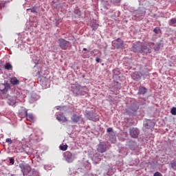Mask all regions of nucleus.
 Here are the masks:
<instances>
[{
    "mask_svg": "<svg viewBox=\"0 0 176 176\" xmlns=\"http://www.w3.org/2000/svg\"><path fill=\"white\" fill-rule=\"evenodd\" d=\"M23 112V114H20L21 118H27V120L29 122H32V123H34L35 122V118H34V115L32 113L28 114V110L26 109H24L22 110Z\"/></svg>",
    "mask_w": 176,
    "mask_h": 176,
    "instance_id": "f257e3e1",
    "label": "nucleus"
},
{
    "mask_svg": "<svg viewBox=\"0 0 176 176\" xmlns=\"http://www.w3.org/2000/svg\"><path fill=\"white\" fill-rule=\"evenodd\" d=\"M58 44H59V47H60L62 50H67V49L69 47V45H71V43L64 38H59Z\"/></svg>",
    "mask_w": 176,
    "mask_h": 176,
    "instance_id": "f03ea898",
    "label": "nucleus"
},
{
    "mask_svg": "<svg viewBox=\"0 0 176 176\" xmlns=\"http://www.w3.org/2000/svg\"><path fill=\"white\" fill-rule=\"evenodd\" d=\"M112 45L113 47H116V49H123V47H124V42H123L120 38L114 40L112 42Z\"/></svg>",
    "mask_w": 176,
    "mask_h": 176,
    "instance_id": "7ed1b4c3",
    "label": "nucleus"
},
{
    "mask_svg": "<svg viewBox=\"0 0 176 176\" xmlns=\"http://www.w3.org/2000/svg\"><path fill=\"white\" fill-rule=\"evenodd\" d=\"M19 167L23 174V175H27L31 171V166L28 164L21 163L19 164Z\"/></svg>",
    "mask_w": 176,
    "mask_h": 176,
    "instance_id": "20e7f679",
    "label": "nucleus"
},
{
    "mask_svg": "<svg viewBox=\"0 0 176 176\" xmlns=\"http://www.w3.org/2000/svg\"><path fill=\"white\" fill-rule=\"evenodd\" d=\"M129 133L132 138H138V134H140V131L137 128H132L129 129Z\"/></svg>",
    "mask_w": 176,
    "mask_h": 176,
    "instance_id": "39448f33",
    "label": "nucleus"
},
{
    "mask_svg": "<svg viewBox=\"0 0 176 176\" xmlns=\"http://www.w3.org/2000/svg\"><path fill=\"white\" fill-rule=\"evenodd\" d=\"M64 157L67 163H72V162H74V159H72V153L69 151L65 152Z\"/></svg>",
    "mask_w": 176,
    "mask_h": 176,
    "instance_id": "423d86ee",
    "label": "nucleus"
},
{
    "mask_svg": "<svg viewBox=\"0 0 176 176\" xmlns=\"http://www.w3.org/2000/svg\"><path fill=\"white\" fill-rule=\"evenodd\" d=\"M10 90V85L8 84H2L0 86V91L3 93V94H6L7 91Z\"/></svg>",
    "mask_w": 176,
    "mask_h": 176,
    "instance_id": "0eeeda50",
    "label": "nucleus"
},
{
    "mask_svg": "<svg viewBox=\"0 0 176 176\" xmlns=\"http://www.w3.org/2000/svg\"><path fill=\"white\" fill-rule=\"evenodd\" d=\"M97 151L100 153H104V152H107V145L104 144V143H100L98 145Z\"/></svg>",
    "mask_w": 176,
    "mask_h": 176,
    "instance_id": "6e6552de",
    "label": "nucleus"
},
{
    "mask_svg": "<svg viewBox=\"0 0 176 176\" xmlns=\"http://www.w3.org/2000/svg\"><path fill=\"white\" fill-rule=\"evenodd\" d=\"M16 102H17V97L16 96L10 97L8 100V103L12 107H14L16 105Z\"/></svg>",
    "mask_w": 176,
    "mask_h": 176,
    "instance_id": "1a4fd4ad",
    "label": "nucleus"
},
{
    "mask_svg": "<svg viewBox=\"0 0 176 176\" xmlns=\"http://www.w3.org/2000/svg\"><path fill=\"white\" fill-rule=\"evenodd\" d=\"M131 50L135 53H141V52H142V50L141 49V45L138 44H133Z\"/></svg>",
    "mask_w": 176,
    "mask_h": 176,
    "instance_id": "9d476101",
    "label": "nucleus"
},
{
    "mask_svg": "<svg viewBox=\"0 0 176 176\" xmlns=\"http://www.w3.org/2000/svg\"><path fill=\"white\" fill-rule=\"evenodd\" d=\"M142 52L140 53H144V54H148V53H151L152 51L150 48H148L146 45H141Z\"/></svg>",
    "mask_w": 176,
    "mask_h": 176,
    "instance_id": "9b49d317",
    "label": "nucleus"
},
{
    "mask_svg": "<svg viewBox=\"0 0 176 176\" xmlns=\"http://www.w3.org/2000/svg\"><path fill=\"white\" fill-rule=\"evenodd\" d=\"M82 119V117L80 116H78L76 114H74L72 116V120L74 122V123H78Z\"/></svg>",
    "mask_w": 176,
    "mask_h": 176,
    "instance_id": "f8f14e48",
    "label": "nucleus"
},
{
    "mask_svg": "<svg viewBox=\"0 0 176 176\" xmlns=\"http://www.w3.org/2000/svg\"><path fill=\"white\" fill-rule=\"evenodd\" d=\"M24 146H25L23 144H21V143L19 142V146H17L16 148V152L21 153H23V152H25V149L24 148Z\"/></svg>",
    "mask_w": 176,
    "mask_h": 176,
    "instance_id": "ddd939ff",
    "label": "nucleus"
},
{
    "mask_svg": "<svg viewBox=\"0 0 176 176\" xmlns=\"http://www.w3.org/2000/svg\"><path fill=\"white\" fill-rule=\"evenodd\" d=\"M10 84L11 85H20V80H19V79H17V78L16 77H12L10 78Z\"/></svg>",
    "mask_w": 176,
    "mask_h": 176,
    "instance_id": "4468645a",
    "label": "nucleus"
},
{
    "mask_svg": "<svg viewBox=\"0 0 176 176\" xmlns=\"http://www.w3.org/2000/svg\"><path fill=\"white\" fill-rule=\"evenodd\" d=\"M147 89L144 87H140L139 91H138V94H142L144 95L146 93Z\"/></svg>",
    "mask_w": 176,
    "mask_h": 176,
    "instance_id": "2eb2a0df",
    "label": "nucleus"
},
{
    "mask_svg": "<svg viewBox=\"0 0 176 176\" xmlns=\"http://www.w3.org/2000/svg\"><path fill=\"white\" fill-rule=\"evenodd\" d=\"M148 46H150L151 48L153 47V49L155 50V52L159 51V49H160L159 45L155 46V43H149Z\"/></svg>",
    "mask_w": 176,
    "mask_h": 176,
    "instance_id": "dca6fc26",
    "label": "nucleus"
},
{
    "mask_svg": "<svg viewBox=\"0 0 176 176\" xmlns=\"http://www.w3.org/2000/svg\"><path fill=\"white\" fill-rule=\"evenodd\" d=\"M4 68H5V69H7L8 71H10V70L13 69V66L10 63H6Z\"/></svg>",
    "mask_w": 176,
    "mask_h": 176,
    "instance_id": "f3484780",
    "label": "nucleus"
},
{
    "mask_svg": "<svg viewBox=\"0 0 176 176\" xmlns=\"http://www.w3.org/2000/svg\"><path fill=\"white\" fill-rule=\"evenodd\" d=\"M86 115L89 120H94V117L93 116V113H91V112L88 111Z\"/></svg>",
    "mask_w": 176,
    "mask_h": 176,
    "instance_id": "a211bd4d",
    "label": "nucleus"
},
{
    "mask_svg": "<svg viewBox=\"0 0 176 176\" xmlns=\"http://www.w3.org/2000/svg\"><path fill=\"white\" fill-rule=\"evenodd\" d=\"M56 119L59 122H63V120H66L67 118H65V116H57Z\"/></svg>",
    "mask_w": 176,
    "mask_h": 176,
    "instance_id": "6ab92c4d",
    "label": "nucleus"
},
{
    "mask_svg": "<svg viewBox=\"0 0 176 176\" xmlns=\"http://www.w3.org/2000/svg\"><path fill=\"white\" fill-rule=\"evenodd\" d=\"M59 148L60 151H67V149H68V145L67 144L60 145Z\"/></svg>",
    "mask_w": 176,
    "mask_h": 176,
    "instance_id": "aec40b11",
    "label": "nucleus"
},
{
    "mask_svg": "<svg viewBox=\"0 0 176 176\" xmlns=\"http://www.w3.org/2000/svg\"><path fill=\"white\" fill-rule=\"evenodd\" d=\"M133 78L135 80H140V79H141V76L140 75H137V74H133Z\"/></svg>",
    "mask_w": 176,
    "mask_h": 176,
    "instance_id": "412c9836",
    "label": "nucleus"
},
{
    "mask_svg": "<svg viewBox=\"0 0 176 176\" xmlns=\"http://www.w3.org/2000/svg\"><path fill=\"white\" fill-rule=\"evenodd\" d=\"M91 27L92 30L96 31V30H97V28H98V24L93 23V24H91Z\"/></svg>",
    "mask_w": 176,
    "mask_h": 176,
    "instance_id": "4be33fe9",
    "label": "nucleus"
},
{
    "mask_svg": "<svg viewBox=\"0 0 176 176\" xmlns=\"http://www.w3.org/2000/svg\"><path fill=\"white\" fill-rule=\"evenodd\" d=\"M111 3L115 6H118V3H120V0H111Z\"/></svg>",
    "mask_w": 176,
    "mask_h": 176,
    "instance_id": "5701e85b",
    "label": "nucleus"
},
{
    "mask_svg": "<svg viewBox=\"0 0 176 176\" xmlns=\"http://www.w3.org/2000/svg\"><path fill=\"white\" fill-rule=\"evenodd\" d=\"M170 166L173 168V170H176V162H175V161H172L170 162Z\"/></svg>",
    "mask_w": 176,
    "mask_h": 176,
    "instance_id": "b1692460",
    "label": "nucleus"
},
{
    "mask_svg": "<svg viewBox=\"0 0 176 176\" xmlns=\"http://www.w3.org/2000/svg\"><path fill=\"white\" fill-rule=\"evenodd\" d=\"M27 10H30L32 13H36V7H33L32 9L28 8Z\"/></svg>",
    "mask_w": 176,
    "mask_h": 176,
    "instance_id": "393cba45",
    "label": "nucleus"
},
{
    "mask_svg": "<svg viewBox=\"0 0 176 176\" xmlns=\"http://www.w3.org/2000/svg\"><path fill=\"white\" fill-rule=\"evenodd\" d=\"M170 113L172 115H176V107H173L170 110Z\"/></svg>",
    "mask_w": 176,
    "mask_h": 176,
    "instance_id": "a878e982",
    "label": "nucleus"
},
{
    "mask_svg": "<svg viewBox=\"0 0 176 176\" xmlns=\"http://www.w3.org/2000/svg\"><path fill=\"white\" fill-rule=\"evenodd\" d=\"M174 24H176V19H172L170 21V25H173Z\"/></svg>",
    "mask_w": 176,
    "mask_h": 176,
    "instance_id": "bb28decb",
    "label": "nucleus"
},
{
    "mask_svg": "<svg viewBox=\"0 0 176 176\" xmlns=\"http://www.w3.org/2000/svg\"><path fill=\"white\" fill-rule=\"evenodd\" d=\"M159 31H160V28L157 27L153 30V32H155V34H159Z\"/></svg>",
    "mask_w": 176,
    "mask_h": 176,
    "instance_id": "cd10ccee",
    "label": "nucleus"
},
{
    "mask_svg": "<svg viewBox=\"0 0 176 176\" xmlns=\"http://www.w3.org/2000/svg\"><path fill=\"white\" fill-rule=\"evenodd\" d=\"M6 142L8 143L10 145H11V144H13V141L10 138H7L6 140Z\"/></svg>",
    "mask_w": 176,
    "mask_h": 176,
    "instance_id": "c85d7f7f",
    "label": "nucleus"
},
{
    "mask_svg": "<svg viewBox=\"0 0 176 176\" xmlns=\"http://www.w3.org/2000/svg\"><path fill=\"white\" fill-rule=\"evenodd\" d=\"M107 131V133H112L113 131V129L112 128H108Z\"/></svg>",
    "mask_w": 176,
    "mask_h": 176,
    "instance_id": "c756f323",
    "label": "nucleus"
},
{
    "mask_svg": "<svg viewBox=\"0 0 176 176\" xmlns=\"http://www.w3.org/2000/svg\"><path fill=\"white\" fill-rule=\"evenodd\" d=\"M10 163L11 164H14V160L13 158L10 159Z\"/></svg>",
    "mask_w": 176,
    "mask_h": 176,
    "instance_id": "7c9ffc66",
    "label": "nucleus"
},
{
    "mask_svg": "<svg viewBox=\"0 0 176 176\" xmlns=\"http://www.w3.org/2000/svg\"><path fill=\"white\" fill-rule=\"evenodd\" d=\"M153 176H162V173H159V172H156Z\"/></svg>",
    "mask_w": 176,
    "mask_h": 176,
    "instance_id": "2f4dec72",
    "label": "nucleus"
},
{
    "mask_svg": "<svg viewBox=\"0 0 176 176\" xmlns=\"http://www.w3.org/2000/svg\"><path fill=\"white\" fill-rule=\"evenodd\" d=\"M96 63H100V61H101V58L97 57V58H96Z\"/></svg>",
    "mask_w": 176,
    "mask_h": 176,
    "instance_id": "473e14b6",
    "label": "nucleus"
},
{
    "mask_svg": "<svg viewBox=\"0 0 176 176\" xmlns=\"http://www.w3.org/2000/svg\"><path fill=\"white\" fill-rule=\"evenodd\" d=\"M41 86H42L43 87H46V86H45V84L43 83V82L41 83Z\"/></svg>",
    "mask_w": 176,
    "mask_h": 176,
    "instance_id": "72a5a7b5",
    "label": "nucleus"
},
{
    "mask_svg": "<svg viewBox=\"0 0 176 176\" xmlns=\"http://www.w3.org/2000/svg\"><path fill=\"white\" fill-rule=\"evenodd\" d=\"M82 50H83L84 52H87V48H83Z\"/></svg>",
    "mask_w": 176,
    "mask_h": 176,
    "instance_id": "f704fd0d",
    "label": "nucleus"
},
{
    "mask_svg": "<svg viewBox=\"0 0 176 176\" xmlns=\"http://www.w3.org/2000/svg\"><path fill=\"white\" fill-rule=\"evenodd\" d=\"M115 142H116V139H114V140L113 142V143H115Z\"/></svg>",
    "mask_w": 176,
    "mask_h": 176,
    "instance_id": "c9c22d12",
    "label": "nucleus"
},
{
    "mask_svg": "<svg viewBox=\"0 0 176 176\" xmlns=\"http://www.w3.org/2000/svg\"><path fill=\"white\" fill-rule=\"evenodd\" d=\"M132 111H133V112H135L137 109H132Z\"/></svg>",
    "mask_w": 176,
    "mask_h": 176,
    "instance_id": "e433bc0d",
    "label": "nucleus"
},
{
    "mask_svg": "<svg viewBox=\"0 0 176 176\" xmlns=\"http://www.w3.org/2000/svg\"><path fill=\"white\" fill-rule=\"evenodd\" d=\"M102 1H104V0H102Z\"/></svg>",
    "mask_w": 176,
    "mask_h": 176,
    "instance_id": "4c0bfd02",
    "label": "nucleus"
}]
</instances>
